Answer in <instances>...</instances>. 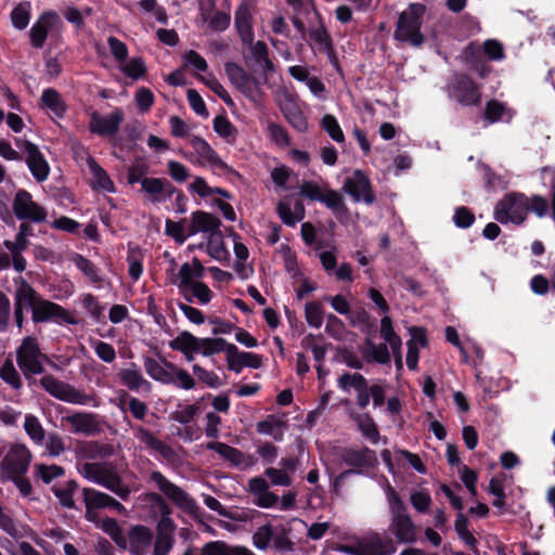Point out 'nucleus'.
Wrapping results in <instances>:
<instances>
[{"mask_svg":"<svg viewBox=\"0 0 555 555\" xmlns=\"http://www.w3.org/2000/svg\"><path fill=\"white\" fill-rule=\"evenodd\" d=\"M98 528H100L106 534H108L114 540V542L121 548L126 550L128 547L127 537L116 519L108 517L103 518L100 522H98Z\"/></svg>","mask_w":555,"mask_h":555,"instance_id":"e433bc0d","label":"nucleus"},{"mask_svg":"<svg viewBox=\"0 0 555 555\" xmlns=\"http://www.w3.org/2000/svg\"><path fill=\"white\" fill-rule=\"evenodd\" d=\"M41 105L48 108L56 117H62L66 108L60 93L54 89L43 90L41 95Z\"/></svg>","mask_w":555,"mask_h":555,"instance_id":"ea45409f","label":"nucleus"},{"mask_svg":"<svg viewBox=\"0 0 555 555\" xmlns=\"http://www.w3.org/2000/svg\"><path fill=\"white\" fill-rule=\"evenodd\" d=\"M107 46L116 65H120L129 56V50L125 42L114 36L107 38Z\"/></svg>","mask_w":555,"mask_h":555,"instance_id":"603ef678","label":"nucleus"},{"mask_svg":"<svg viewBox=\"0 0 555 555\" xmlns=\"http://www.w3.org/2000/svg\"><path fill=\"white\" fill-rule=\"evenodd\" d=\"M425 15L426 7L424 4L411 3L398 17L395 39L408 42L413 47H421L425 41V36L421 31Z\"/></svg>","mask_w":555,"mask_h":555,"instance_id":"f03ea898","label":"nucleus"},{"mask_svg":"<svg viewBox=\"0 0 555 555\" xmlns=\"http://www.w3.org/2000/svg\"><path fill=\"white\" fill-rule=\"evenodd\" d=\"M205 249L207 254L217 261L225 260L229 255L224 246L222 234L219 231L209 234Z\"/></svg>","mask_w":555,"mask_h":555,"instance_id":"a19ab883","label":"nucleus"},{"mask_svg":"<svg viewBox=\"0 0 555 555\" xmlns=\"http://www.w3.org/2000/svg\"><path fill=\"white\" fill-rule=\"evenodd\" d=\"M454 528L459 537L469 546L474 547L477 543L476 538L468 530V520L463 513H459L454 522Z\"/></svg>","mask_w":555,"mask_h":555,"instance_id":"13d9d810","label":"nucleus"},{"mask_svg":"<svg viewBox=\"0 0 555 555\" xmlns=\"http://www.w3.org/2000/svg\"><path fill=\"white\" fill-rule=\"evenodd\" d=\"M118 70L126 77L132 80H140L145 78L147 68L144 60L141 56H133L127 59L117 66Z\"/></svg>","mask_w":555,"mask_h":555,"instance_id":"2f4dec72","label":"nucleus"},{"mask_svg":"<svg viewBox=\"0 0 555 555\" xmlns=\"http://www.w3.org/2000/svg\"><path fill=\"white\" fill-rule=\"evenodd\" d=\"M205 268L197 258L191 262H184L178 270L177 275H172L170 284L178 286L180 293L185 291L192 284L198 282L204 275Z\"/></svg>","mask_w":555,"mask_h":555,"instance_id":"6ab92c4d","label":"nucleus"},{"mask_svg":"<svg viewBox=\"0 0 555 555\" xmlns=\"http://www.w3.org/2000/svg\"><path fill=\"white\" fill-rule=\"evenodd\" d=\"M189 144L193 149V152L184 156L190 162L201 166H218L222 164L216 152L204 139L192 137L189 140Z\"/></svg>","mask_w":555,"mask_h":555,"instance_id":"a211bd4d","label":"nucleus"},{"mask_svg":"<svg viewBox=\"0 0 555 555\" xmlns=\"http://www.w3.org/2000/svg\"><path fill=\"white\" fill-rule=\"evenodd\" d=\"M327 185L315 181H306L300 186V194L311 201L320 202L323 197Z\"/></svg>","mask_w":555,"mask_h":555,"instance_id":"864d4df0","label":"nucleus"},{"mask_svg":"<svg viewBox=\"0 0 555 555\" xmlns=\"http://www.w3.org/2000/svg\"><path fill=\"white\" fill-rule=\"evenodd\" d=\"M358 425L363 436L366 437L371 442L377 443L379 440V433L374 421L369 416H360Z\"/></svg>","mask_w":555,"mask_h":555,"instance_id":"e2e57ef3","label":"nucleus"},{"mask_svg":"<svg viewBox=\"0 0 555 555\" xmlns=\"http://www.w3.org/2000/svg\"><path fill=\"white\" fill-rule=\"evenodd\" d=\"M366 385L365 378L358 374V373H347L339 377L338 379V386L344 391H350L351 389H354L358 391L359 389H364Z\"/></svg>","mask_w":555,"mask_h":555,"instance_id":"4d7b16f0","label":"nucleus"},{"mask_svg":"<svg viewBox=\"0 0 555 555\" xmlns=\"http://www.w3.org/2000/svg\"><path fill=\"white\" fill-rule=\"evenodd\" d=\"M225 73L230 80L246 95H251L255 83L250 77L236 64H225Z\"/></svg>","mask_w":555,"mask_h":555,"instance_id":"c756f323","label":"nucleus"},{"mask_svg":"<svg viewBox=\"0 0 555 555\" xmlns=\"http://www.w3.org/2000/svg\"><path fill=\"white\" fill-rule=\"evenodd\" d=\"M282 111L294 128L301 132L307 130L308 122L295 104L291 103L289 107H283Z\"/></svg>","mask_w":555,"mask_h":555,"instance_id":"5fc2aeb1","label":"nucleus"},{"mask_svg":"<svg viewBox=\"0 0 555 555\" xmlns=\"http://www.w3.org/2000/svg\"><path fill=\"white\" fill-rule=\"evenodd\" d=\"M410 502L413 508L420 514H426L433 503V499L428 489L412 490L410 493Z\"/></svg>","mask_w":555,"mask_h":555,"instance_id":"79ce46f5","label":"nucleus"},{"mask_svg":"<svg viewBox=\"0 0 555 555\" xmlns=\"http://www.w3.org/2000/svg\"><path fill=\"white\" fill-rule=\"evenodd\" d=\"M236 350V346L228 344L223 338H199L198 340V353L204 357H210L222 351L232 352Z\"/></svg>","mask_w":555,"mask_h":555,"instance_id":"473e14b6","label":"nucleus"},{"mask_svg":"<svg viewBox=\"0 0 555 555\" xmlns=\"http://www.w3.org/2000/svg\"><path fill=\"white\" fill-rule=\"evenodd\" d=\"M17 145L26 154V163L34 178L39 182L47 180L50 167L38 146L29 141L20 140Z\"/></svg>","mask_w":555,"mask_h":555,"instance_id":"f8f14e48","label":"nucleus"},{"mask_svg":"<svg viewBox=\"0 0 555 555\" xmlns=\"http://www.w3.org/2000/svg\"><path fill=\"white\" fill-rule=\"evenodd\" d=\"M78 472L85 479L108 489L122 500H127L131 493L111 463H83L78 467Z\"/></svg>","mask_w":555,"mask_h":555,"instance_id":"f257e3e1","label":"nucleus"},{"mask_svg":"<svg viewBox=\"0 0 555 555\" xmlns=\"http://www.w3.org/2000/svg\"><path fill=\"white\" fill-rule=\"evenodd\" d=\"M343 189L356 202L363 201L366 204H371L374 201L370 181L360 170L353 171L352 175L345 180Z\"/></svg>","mask_w":555,"mask_h":555,"instance_id":"dca6fc26","label":"nucleus"},{"mask_svg":"<svg viewBox=\"0 0 555 555\" xmlns=\"http://www.w3.org/2000/svg\"><path fill=\"white\" fill-rule=\"evenodd\" d=\"M12 207L18 220L40 223L43 222L48 216L46 208L35 202L31 194L25 190L16 192Z\"/></svg>","mask_w":555,"mask_h":555,"instance_id":"9d476101","label":"nucleus"},{"mask_svg":"<svg viewBox=\"0 0 555 555\" xmlns=\"http://www.w3.org/2000/svg\"><path fill=\"white\" fill-rule=\"evenodd\" d=\"M220 225V220L212 215L205 211H195L191 217L189 235H195L199 232L216 233L219 231Z\"/></svg>","mask_w":555,"mask_h":555,"instance_id":"393cba45","label":"nucleus"},{"mask_svg":"<svg viewBox=\"0 0 555 555\" xmlns=\"http://www.w3.org/2000/svg\"><path fill=\"white\" fill-rule=\"evenodd\" d=\"M305 317L309 326L320 328L324 322V308L322 302H307L305 306Z\"/></svg>","mask_w":555,"mask_h":555,"instance_id":"c03bdc74","label":"nucleus"},{"mask_svg":"<svg viewBox=\"0 0 555 555\" xmlns=\"http://www.w3.org/2000/svg\"><path fill=\"white\" fill-rule=\"evenodd\" d=\"M388 501L392 515L390 531L399 542H413L416 538L415 525L406 514L401 499L390 486H388Z\"/></svg>","mask_w":555,"mask_h":555,"instance_id":"20e7f679","label":"nucleus"},{"mask_svg":"<svg viewBox=\"0 0 555 555\" xmlns=\"http://www.w3.org/2000/svg\"><path fill=\"white\" fill-rule=\"evenodd\" d=\"M489 492L494 496L492 501L493 506L503 508L505 505V489L501 478L494 477L490 480Z\"/></svg>","mask_w":555,"mask_h":555,"instance_id":"338daca9","label":"nucleus"},{"mask_svg":"<svg viewBox=\"0 0 555 555\" xmlns=\"http://www.w3.org/2000/svg\"><path fill=\"white\" fill-rule=\"evenodd\" d=\"M321 126L335 142L343 143L345 141V134L335 116L331 114L324 115L321 120Z\"/></svg>","mask_w":555,"mask_h":555,"instance_id":"8fccbe9b","label":"nucleus"},{"mask_svg":"<svg viewBox=\"0 0 555 555\" xmlns=\"http://www.w3.org/2000/svg\"><path fill=\"white\" fill-rule=\"evenodd\" d=\"M128 547L134 555H142L151 545L153 540V532L145 526L137 525L132 527L129 532Z\"/></svg>","mask_w":555,"mask_h":555,"instance_id":"5701e85b","label":"nucleus"},{"mask_svg":"<svg viewBox=\"0 0 555 555\" xmlns=\"http://www.w3.org/2000/svg\"><path fill=\"white\" fill-rule=\"evenodd\" d=\"M62 423L69 426L73 434L93 436L101 431L98 416L93 413L76 412L62 417Z\"/></svg>","mask_w":555,"mask_h":555,"instance_id":"f3484780","label":"nucleus"},{"mask_svg":"<svg viewBox=\"0 0 555 555\" xmlns=\"http://www.w3.org/2000/svg\"><path fill=\"white\" fill-rule=\"evenodd\" d=\"M196 78L205 83L214 93H216L225 104H233L232 99L224 87L212 76L207 77L197 75Z\"/></svg>","mask_w":555,"mask_h":555,"instance_id":"6e6d98bb","label":"nucleus"},{"mask_svg":"<svg viewBox=\"0 0 555 555\" xmlns=\"http://www.w3.org/2000/svg\"><path fill=\"white\" fill-rule=\"evenodd\" d=\"M529 211V201L522 194H508L496 206L494 216L501 223L520 224Z\"/></svg>","mask_w":555,"mask_h":555,"instance_id":"423d86ee","label":"nucleus"},{"mask_svg":"<svg viewBox=\"0 0 555 555\" xmlns=\"http://www.w3.org/2000/svg\"><path fill=\"white\" fill-rule=\"evenodd\" d=\"M248 489L256 496L255 503L260 507L270 508L279 503V496L269 491V483L262 477L251 478Z\"/></svg>","mask_w":555,"mask_h":555,"instance_id":"412c9836","label":"nucleus"},{"mask_svg":"<svg viewBox=\"0 0 555 555\" xmlns=\"http://www.w3.org/2000/svg\"><path fill=\"white\" fill-rule=\"evenodd\" d=\"M0 378L13 389L22 387V378L11 361H5L0 367Z\"/></svg>","mask_w":555,"mask_h":555,"instance_id":"3c124183","label":"nucleus"},{"mask_svg":"<svg viewBox=\"0 0 555 555\" xmlns=\"http://www.w3.org/2000/svg\"><path fill=\"white\" fill-rule=\"evenodd\" d=\"M486 119L490 122H496V121H505L508 122L513 116L514 112H512L511 108L505 106V104L499 102V101H490L488 102L486 106V113H485Z\"/></svg>","mask_w":555,"mask_h":555,"instance_id":"4c0bfd02","label":"nucleus"},{"mask_svg":"<svg viewBox=\"0 0 555 555\" xmlns=\"http://www.w3.org/2000/svg\"><path fill=\"white\" fill-rule=\"evenodd\" d=\"M133 435L147 449L157 452L163 459L170 460L173 456L175 452L169 446L165 444L142 426L133 427Z\"/></svg>","mask_w":555,"mask_h":555,"instance_id":"b1692460","label":"nucleus"},{"mask_svg":"<svg viewBox=\"0 0 555 555\" xmlns=\"http://www.w3.org/2000/svg\"><path fill=\"white\" fill-rule=\"evenodd\" d=\"M249 46V51L256 61V63L263 69V70H273V64L269 59V51L268 47L263 41H257L254 43V40L251 41V44Z\"/></svg>","mask_w":555,"mask_h":555,"instance_id":"37998d69","label":"nucleus"},{"mask_svg":"<svg viewBox=\"0 0 555 555\" xmlns=\"http://www.w3.org/2000/svg\"><path fill=\"white\" fill-rule=\"evenodd\" d=\"M17 287L15 291V306L18 307H29L31 310L36 302H38L41 297L36 293V291L22 278L16 281Z\"/></svg>","mask_w":555,"mask_h":555,"instance_id":"7c9ffc66","label":"nucleus"},{"mask_svg":"<svg viewBox=\"0 0 555 555\" xmlns=\"http://www.w3.org/2000/svg\"><path fill=\"white\" fill-rule=\"evenodd\" d=\"M183 61L185 66H191L195 73L194 76L201 75L199 73H205L208 69V64L206 60L196 51L190 50L183 54Z\"/></svg>","mask_w":555,"mask_h":555,"instance_id":"680f3d73","label":"nucleus"},{"mask_svg":"<svg viewBox=\"0 0 555 555\" xmlns=\"http://www.w3.org/2000/svg\"><path fill=\"white\" fill-rule=\"evenodd\" d=\"M449 92L452 98L463 105H474L480 101L477 86L465 75L454 77L449 87Z\"/></svg>","mask_w":555,"mask_h":555,"instance_id":"4468645a","label":"nucleus"},{"mask_svg":"<svg viewBox=\"0 0 555 555\" xmlns=\"http://www.w3.org/2000/svg\"><path fill=\"white\" fill-rule=\"evenodd\" d=\"M124 119V114L120 109H115L108 115H101L96 112L92 113L89 122L91 132L100 135H113L118 131L119 125Z\"/></svg>","mask_w":555,"mask_h":555,"instance_id":"aec40b11","label":"nucleus"},{"mask_svg":"<svg viewBox=\"0 0 555 555\" xmlns=\"http://www.w3.org/2000/svg\"><path fill=\"white\" fill-rule=\"evenodd\" d=\"M380 336L388 344L392 353L401 351V338L395 333L392 322L389 315H384L380 320Z\"/></svg>","mask_w":555,"mask_h":555,"instance_id":"58836bf2","label":"nucleus"},{"mask_svg":"<svg viewBox=\"0 0 555 555\" xmlns=\"http://www.w3.org/2000/svg\"><path fill=\"white\" fill-rule=\"evenodd\" d=\"M181 294L188 301L192 302L193 300H196L199 305L203 306L208 305L214 298L212 291L208 287V285L201 281L192 284Z\"/></svg>","mask_w":555,"mask_h":555,"instance_id":"f704fd0d","label":"nucleus"},{"mask_svg":"<svg viewBox=\"0 0 555 555\" xmlns=\"http://www.w3.org/2000/svg\"><path fill=\"white\" fill-rule=\"evenodd\" d=\"M255 2L254 0H244L240 3L235 11V26L242 41L245 44H251L254 40V20Z\"/></svg>","mask_w":555,"mask_h":555,"instance_id":"2eb2a0df","label":"nucleus"},{"mask_svg":"<svg viewBox=\"0 0 555 555\" xmlns=\"http://www.w3.org/2000/svg\"><path fill=\"white\" fill-rule=\"evenodd\" d=\"M83 501L86 507H92L94 509L103 508L108 506V503L111 502V495L104 492H100L95 489L86 488L83 489Z\"/></svg>","mask_w":555,"mask_h":555,"instance_id":"de8ad7c7","label":"nucleus"},{"mask_svg":"<svg viewBox=\"0 0 555 555\" xmlns=\"http://www.w3.org/2000/svg\"><path fill=\"white\" fill-rule=\"evenodd\" d=\"M76 488L77 485L74 481H67L53 487V492L62 506L67 508L74 507L73 494Z\"/></svg>","mask_w":555,"mask_h":555,"instance_id":"09e8293b","label":"nucleus"},{"mask_svg":"<svg viewBox=\"0 0 555 555\" xmlns=\"http://www.w3.org/2000/svg\"><path fill=\"white\" fill-rule=\"evenodd\" d=\"M17 364L28 378L30 375H38L44 371L48 357L41 352L37 340L33 337H25L18 347Z\"/></svg>","mask_w":555,"mask_h":555,"instance_id":"39448f33","label":"nucleus"},{"mask_svg":"<svg viewBox=\"0 0 555 555\" xmlns=\"http://www.w3.org/2000/svg\"><path fill=\"white\" fill-rule=\"evenodd\" d=\"M142 190L150 196L153 203H164L177 193V199L183 201L184 196L166 179L144 178L141 181Z\"/></svg>","mask_w":555,"mask_h":555,"instance_id":"ddd939ff","label":"nucleus"},{"mask_svg":"<svg viewBox=\"0 0 555 555\" xmlns=\"http://www.w3.org/2000/svg\"><path fill=\"white\" fill-rule=\"evenodd\" d=\"M87 166L91 175V185L93 189L114 193L116 191L114 182L107 172L95 162L93 157L87 158Z\"/></svg>","mask_w":555,"mask_h":555,"instance_id":"a878e982","label":"nucleus"},{"mask_svg":"<svg viewBox=\"0 0 555 555\" xmlns=\"http://www.w3.org/2000/svg\"><path fill=\"white\" fill-rule=\"evenodd\" d=\"M202 17L204 21H207L209 24L210 29L215 31H223L225 30L231 22L230 14L221 11H216L214 14L208 18L204 11H202Z\"/></svg>","mask_w":555,"mask_h":555,"instance_id":"052dcab7","label":"nucleus"},{"mask_svg":"<svg viewBox=\"0 0 555 555\" xmlns=\"http://www.w3.org/2000/svg\"><path fill=\"white\" fill-rule=\"evenodd\" d=\"M144 369L147 375L154 380L163 384H173L175 364L166 360L146 358L144 361Z\"/></svg>","mask_w":555,"mask_h":555,"instance_id":"4be33fe9","label":"nucleus"},{"mask_svg":"<svg viewBox=\"0 0 555 555\" xmlns=\"http://www.w3.org/2000/svg\"><path fill=\"white\" fill-rule=\"evenodd\" d=\"M42 388L52 397L72 404L98 406L99 402L94 395L75 388L73 385L46 375L40 379Z\"/></svg>","mask_w":555,"mask_h":555,"instance_id":"7ed1b4c3","label":"nucleus"},{"mask_svg":"<svg viewBox=\"0 0 555 555\" xmlns=\"http://www.w3.org/2000/svg\"><path fill=\"white\" fill-rule=\"evenodd\" d=\"M63 22L54 11H44L29 29L30 44L35 49H41L49 36H60Z\"/></svg>","mask_w":555,"mask_h":555,"instance_id":"0eeeda50","label":"nucleus"},{"mask_svg":"<svg viewBox=\"0 0 555 555\" xmlns=\"http://www.w3.org/2000/svg\"><path fill=\"white\" fill-rule=\"evenodd\" d=\"M33 320L34 322H54L56 324H77L78 321L62 306L52 301L40 299L34 306Z\"/></svg>","mask_w":555,"mask_h":555,"instance_id":"9b49d317","label":"nucleus"},{"mask_svg":"<svg viewBox=\"0 0 555 555\" xmlns=\"http://www.w3.org/2000/svg\"><path fill=\"white\" fill-rule=\"evenodd\" d=\"M359 555H386V544L382 538L374 533L358 542Z\"/></svg>","mask_w":555,"mask_h":555,"instance_id":"c9c22d12","label":"nucleus"},{"mask_svg":"<svg viewBox=\"0 0 555 555\" xmlns=\"http://www.w3.org/2000/svg\"><path fill=\"white\" fill-rule=\"evenodd\" d=\"M31 460L33 454L25 444L13 443L0 462V468L5 477L24 476Z\"/></svg>","mask_w":555,"mask_h":555,"instance_id":"6e6552de","label":"nucleus"},{"mask_svg":"<svg viewBox=\"0 0 555 555\" xmlns=\"http://www.w3.org/2000/svg\"><path fill=\"white\" fill-rule=\"evenodd\" d=\"M198 337L184 331L169 341V347L172 350L182 352L185 359L191 362L194 360L195 354L198 353Z\"/></svg>","mask_w":555,"mask_h":555,"instance_id":"bb28decb","label":"nucleus"},{"mask_svg":"<svg viewBox=\"0 0 555 555\" xmlns=\"http://www.w3.org/2000/svg\"><path fill=\"white\" fill-rule=\"evenodd\" d=\"M73 262L92 282H100L102 280L96 268L81 255H75Z\"/></svg>","mask_w":555,"mask_h":555,"instance_id":"0e129e2a","label":"nucleus"},{"mask_svg":"<svg viewBox=\"0 0 555 555\" xmlns=\"http://www.w3.org/2000/svg\"><path fill=\"white\" fill-rule=\"evenodd\" d=\"M119 378L121 383L130 390H150V383L144 379L142 373L134 365L124 369L119 372Z\"/></svg>","mask_w":555,"mask_h":555,"instance_id":"c85d7f7f","label":"nucleus"},{"mask_svg":"<svg viewBox=\"0 0 555 555\" xmlns=\"http://www.w3.org/2000/svg\"><path fill=\"white\" fill-rule=\"evenodd\" d=\"M278 212L287 225H295L305 217L304 205L298 201L293 202L289 197H285L279 203Z\"/></svg>","mask_w":555,"mask_h":555,"instance_id":"cd10ccee","label":"nucleus"},{"mask_svg":"<svg viewBox=\"0 0 555 555\" xmlns=\"http://www.w3.org/2000/svg\"><path fill=\"white\" fill-rule=\"evenodd\" d=\"M345 461L352 466H369L375 461L374 452L370 449L350 450L345 455Z\"/></svg>","mask_w":555,"mask_h":555,"instance_id":"49530a36","label":"nucleus"},{"mask_svg":"<svg viewBox=\"0 0 555 555\" xmlns=\"http://www.w3.org/2000/svg\"><path fill=\"white\" fill-rule=\"evenodd\" d=\"M320 202L325 204L335 214H339L345 209L343 196L328 188Z\"/></svg>","mask_w":555,"mask_h":555,"instance_id":"774afa93","label":"nucleus"},{"mask_svg":"<svg viewBox=\"0 0 555 555\" xmlns=\"http://www.w3.org/2000/svg\"><path fill=\"white\" fill-rule=\"evenodd\" d=\"M76 452L81 459H95L105 455L104 448L94 441L79 442Z\"/></svg>","mask_w":555,"mask_h":555,"instance_id":"bf43d9fd","label":"nucleus"},{"mask_svg":"<svg viewBox=\"0 0 555 555\" xmlns=\"http://www.w3.org/2000/svg\"><path fill=\"white\" fill-rule=\"evenodd\" d=\"M24 429L28 437L37 444L44 440L46 431L40 421L33 414L25 415Z\"/></svg>","mask_w":555,"mask_h":555,"instance_id":"a18cd8bd","label":"nucleus"},{"mask_svg":"<svg viewBox=\"0 0 555 555\" xmlns=\"http://www.w3.org/2000/svg\"><path fill=\"white\" fill-rule=\"evenodd\" d=\"M151 480L177 507L186 513L195 512L197 507L195 501L184 490L168 480L160 472H152Z\"/></svg>","mask_w":555,"mask_h":555,"instance_id":"1a4fd4ad","label":"nucleus"},{"mask_svg":"<svg viewBox=\"0 0 555 555\" xmlns=\"http://www.w3.org/2000/svg\"><path fill=\"white\" fill-rule=\"evenodd\" d=\"M139 5L143 12L153 13L157 22L165 25L168 23L166 10L158 5L157 0H141Z\"/></svg>","mask_w":555,"mask_h":555,"instance_id":"69168bd1","label":"nucleus"},{"mask_svg":"<svg viewBox=\"0 0 555 555\" xmlns=\"http://www.w3.org/2000/svg\"><path fill=\"white\" fill-rule=\"evenodd\" d=\"M257 431L280 441L284 435V422L276 415H269L257 424Z\"/></svg>","mask_w":555,"mask_h":555,"instance_id":"72a5a7b5","label":"nucleus"}]
</instances>
